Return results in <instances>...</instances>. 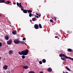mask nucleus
<instances>
[{"label": "nucleus", "instance_id": "nucleus-1", "mask_svg": "<svg viewBox=\"0 0 73 73\" xmlns=\"http://www.w3.org/2000/svg\"><path fill=\"white\" fill-rule=\"evenodd\" d=\"M29 51L28 49H26L25 50H23L21 52L19 51L18 52V53L20 55H23L22 56V58L23 59H24L25 58V56L27 55Z\"/></svg>", "mask_w": 73, "mask_h": 73}, {"label": "nucleus", "instance_id": "nucleus-2", "mask_svg": "<svg viewBox=\"0 0 73 73\" xmlns=\"http://www.w3.org/2000/svg\"><path fill=\"white\" fill-rule=\"evenodd\" d=\"M0 3H5V4H9V3H11V2L9 1H7V2H6V1L4 0H0Z\"/></svg>", "mask_w": 73, "mask_h": 73}, {"label": "nucleus", "instance_id": "nucleus-3", "mask_svg": "<svg viewBox=\"0 0 73 73\" xmlns=\"http://www.w3.org/2000/svg\"><path fill=\"white\" fill-rule=\"evenodd\" d=\"M59 56L60 57H65L67 59H68V58L69 57L66 56L64 54H59Z\"/></svg>", "mask_w": 73, "mask_h": 73}, {"label": "nucleus", "instance_id": "nucleus-4", "mask_svg": "<svg viewBox=\"0 0 73 73\" xmlns=\"http://www.w3.org/2000/svg\"><path fill=\"white\" fill-rule=\"evenodd\" d=\"M7 44L8 45H11L12 44V40H9L7 41Z\"/></svg>", "mask_w": 73, "mask_h": 73}, {"label": "nucleus", "instance_id": "nucleus-5", "mask_svg": "<svg viewBox=\"0 0 73 73\" xmlns=\"http://www.w3.org/2000/svg\"><path fill=\"white\" fill-rule=\"evenodd\" d=\"M20 40H15L14 41V42L15 44H19L20 43Z\"/></svg>", "mask_w": 73, "mask_h": 73}, {"label": "nucleus", "instance_id": "nucleus-6", "mask_svg": "<svg viewBox=\"0 0 73 73\" xmlns=\"http://www.w3.org/2000/svg\"><path fill=\"white\" fill-rule=\"evenodd\" d=\"M34 28L36 29H38V25L37 24H35L34 25Z\"/></svg>", "mask_w": 73, "mask_h": 73}, {"label": "nucleus", "instance_id": "nucleus-7", "mask_svg": "<svg viewBox=\"0 0 73 73\" xmlns=\"http://www.w3.org/2000/svg\"><path fill=\"white\" fill-rule=\"evenodd\" d=\"M8 67L6 65H4L3 67V69L4 70H7V69H8Z\"/></svg>", "mask_w": 73, "mask_h": 73}, {"label": "nucleus", "instance_id": "nucleus-8", "mask_svg": "<svg viewBox=\"0 0 73 73\" xmlns=\"http://www.w3.org/2000/svg\"><path fill=\"white\" fill-rule=\"evenodd\" d=\"M5 40H9V36L8 35H6L5 37Z\"/></svg>", "mask_w": 73, "mask_h": 73}, {"label": "nucleus", "instance_id": "nucleus-9", "mask_svg": "<svg viewBox=\"0 0 73 73\" xmlns=\"http://www.w3.org/2000/svg\"><path fill=\"white\" fill-rule=\"evenodd\" d=\"M12 33L13 35H16L17 33V31H14L12 32Z\"/></svg>", "mask_w": 73, "mask_h": 73}, {"label": "nucleus", "instance_id": "nucleus-10", "mask_svg": "<svg viewBox=\"0 0 73 73\" xmlns=\"http://www.w3.org/2000/svg\"><path fill=\"white\" fill-rule=\"evenodd\" d=\"M47 70H48V72H51L52 71V69L50 68H48Z\"/></svg>", "mask_w": 73, "mask_h": 73}, {"label": "nucleus", "instance_id": "nucleus-11", "mask_svg": "<svg viewBox=\"0 0 73 73\" xmlns=\"http://www.w3.org/2000/svg\"><path fill=\"white\" fill-rule=\"evenodd\" d=\"M27 11L28 12V13H30L32 12V11L31 10H27Z\"/></svg>", "mask_w": 73, "mask_h": 73}, {"label": "nucleus", "instance_id": "nucleus-12", "mask_svg": "<svg viewBox=\"0 0 73 73\" xmlns=\"http://www.w3.org/2000/svg\"><path fill=\"white\" fill-rule=\"evenodd\" d=\"M9 54H11L12 53H13V50H10L9 51Z\"/></svg>", "mask_w": 73, "mask_h": 73}, {"label": "nucleus", "instance_id": "nucleus-13", "mask_svg": "<svg viewBox=\"0 0 73 73\" xmlns=\"http://www.w3.org/2000/svg\"><path fill=\"white\" fill-rule=\"evenodd\" d=\"M67 50L69 52H72L73 51V50H72L70 48H68Z\"/></svg>", "mask_w": 73, "mask_h": 73}, {"label": "nucleus", "instance_id": "nucleus-14", "mask_svg": "<svg viewBox=\"0 0 73 73\" xmlns=\"http://www.w3.org/2000/svg\"><path fill=\"white\" fill-rule=\"evenodd\" d=\"M23 13H27L28 11H27V10L25 9L23 10Z\"/></svg>", "mask_w": 73, "mask_h": 73}, {"label": "nucleus", "instance_id": "nucleus-15", "mask_svg": "<svg viewBox=\"0 0 73 73\" xmlns=\"http://www.w3.org/2000/svg\"><path fill=\"white\" fill-rule=\"evenodd\" d=\"M23 68H24V69H27L28 68V66H23Z\"/></svg>", "mask_w": 73, "mask_h": 73}, {"label": "nucleus", "instance_id": "nucleus-16", "mask_svg": "<svg viewBox=\"0 0 73 73\" xmlns=\"http://www.w3.org/2000/svg\"><path fill=\"white\" fill-rule=\"evenodd\" d=\"M61 58L62 60H63L65 62H66V59L65 58L61 57Z\"/></svg>", "mask_w": 73, "mask_h": 73}, {"label": "nucleus", "instance_id": "nucleus-17", "mask_svg": "<svg viewBox=\"0 0 73 73\" xmlns=\"http://www.w3.org/2000/svg\"><path fill=\"white\" fill-rule=\"evenodd\" d=\"M20 43H21V44H25V42L24 41H22L20 42Z\"/></svg>", "mask_w": 73, "mask_h": 73}, {"label": "nucleus", "instance_id": "nucleus-18", "mask_svg": "<svg viewBox=\"0 0 73 73\" xmlns=\"http://www.w3.org/2000/svg\"><path fill=\"white\" fill-rule=\"evenodd\" d=\"M42 62L43 63H45L46 62V60L45 59H43L42 60Z\"/></svg>", "mask_w": 73, "mask_h": 73}, {"label": "nucleus", "instance_id": "nucleus-19", "mask_svg": "<svg viewBox=\"0 0 73 73\" xmlns=\"http://www.w3.org/2000/svg\"><path fill=\"white\" fill-rule=\"evenodd\" d=\"M66 69H67V70H68L69 71H71V70H70V69H69V68H68L66 66L65 67Z\"/></svg>", "mask_w": 73, "mask_h": 73}, {"label": "nucleus", "instance_id": "nucleus-20", "mask_svg": "<svg viewBox=\"0 0 73 73\" xmlns=\"http://www.w3.org/2000/svg\"><path fill=\"white\" fill-rule=\"evenodd\" d=\"M36 15H37V16H39V17H40L41 16V14H40L39 15L38 14L36 13Z\"/></svg>", "mask_w": 73, "mask_h": 73}, {"label": "nucleus", "instance_id": "nucleus-21", "mask_svg": "<svg viewBox=\"0 0 73 73\" xmlns=\"http://www.w3.org/2000/svg\"><path fill=\"white\" fill-rule=\"evenodd\" d=\"M38 26L40 28H42V26H41V24H39Z\"/></svg>", "mask_w": 73, "mask_h": 73}, {"label": "nucleus", "instance_id": "nucleus-22", "mask_svg": "<svg viewBox=\"0 0 73 73\" xmlns=\"http://www.w3.org/2000/svg\"><path fill=\"white\" fill-rule=\"evenodd\" d=\"M32 21H36V19H35V18H32Z\"/></svg>", "mask_w": 73, "mask_h": 73}, {"label": "nucleus", "instance_id": "nucleus-23", "mask_svg": "<svg viewBox=\"0 0 73 73\" xmlns=\"http://www.w3.org/2000/svg\"><path fill=\"white\" fill-rule=\"evenodd\" d=\"M32 13H29V17H32Z\"/></svg>", "mask_w": 73, "mask_h": 73}, {"label": "nucleus", "instance_id": "nucleus-24", "mask_svg": "<svg viewBox=\"0 0 73 73\" xmlns=\"http://www.w3.org/2000/svg\"><path fill=\"white\" fill-rule=\"evenodd\" d=\"M54 20H55L56 21V20H57V19H56V18L55 17H54L53 18Z\"/></svg>", "mask_w": 73, "mask_h": 73}, {"label": "nucleus", "instance_id": "nucleus-25", "mask_svg": "<svg viewBox=\"0 0 73 73\" xmlns=\"http://www.w3.org/2000/svg\"><path fill=\"white\" fill-rule=\"evenodd\" d=\"M39 64H42V61H39Z\"/></svg>", "mask_w": 73, "mask_h": 73}, {"label": "nucleus", "instance_id": "nucleus-26", "mask_svg": "<svg viewBox=\"0 0 73 73\" xmlns=\"http://www.w3.org/2000/svg\"><path fill=\"white\" fill-rule=\"evenodd\" d=\"M2 45H3V44H2V43H1V42H0V47L2 46Z\"/></svg>", "mask_w": 73, "mask_h": 73}, {"label": "nucleus", "instance_id": "nucleus-27", "mask_svg": "<svg viewBox=\"0 0 73 73\" xmlns=\"http://www.w3.org/2000/svg\"><path fill=\"white\" fill-rule=\"evenodd\" d=\"M17 5L18 7H19V3L18 2H17Z\"/></svg>", "mask_w": 73, "mask_h": 73}, {"label": "nucleus", "instance_id": "nucleus-28", "mask_svg": "<svg viewBox=\"0 0 73 73\" xmlns=\"http://www.w3.org/2000/svg\"><path fill=\"white\" fill-rule=\"evenodd\" d=\"M29 73H35V72H34V71H30Z\"/></svg>", "mask_w": 73, "mask_h": 73}, {"label": "nucleus", "instance_id": "nucleus-29", "mask_svg": "<svg viewBox=\"0 0 73 73\" xmlns=\"http://www.w3.org/2000/svg\"><path fill=\"white\" fill-rule=\"evenodd\" d=\"M50 22L51 23H53V21L52 19H50Z\"/></svg>", "mask_w": 73, "mask_h": 73}, {"label": "nucleus", "instance_id": "nucleus-30", "mask_svg": "<svg viewBox=\"0 0 73 73\" xmlns=\"http://www.w3.org/2000/svg\"><path fill=\"white\" fill-rule=\"evenodd\" d=\"M25 40H26V38L25 37L23 38V41H25Z\"/></svg>", "mask_w": 73, "mask_h": 73}, {"label": "nucleus", "instance_id": "nucleus-31", "mask_svg": "<svg viewBox=\"0 0 73 73\" xmlns=\"http://www.w3.org/2000/svg\"><path fill=\"white\" fill-rule=\"evenodd\" d=\"M21 3H19V7H21Z\"/></svg>", "mask_w": 73, "mask_h": 73}, {"label": "nucleus", "instance_id": "nucleus-32", "mask_svg": "<svg viewBox=\"0 0 73 73\" xmlns=\"http://www.w3.org/2000/svg\"><path fill=\"white\" fill-rule=\"evenodd\" d=\"M21 10L22 11H24V9H23V8H22L21 9Z\"/></svg>", "mask_w": 73, "mask_h": 73}, {"label": "nucleus", "instance_id": "nucleus-33", "mask_svg": "<svg viewBox=\"0 0 73 73\" xmlns=\"http://www.w3.org/2000/svg\"><path fill=\"white\" fill-rule=\"evenodd\" d=\"M55 38H58V36H55Z\"/></svg>", "mask_w": 73, "mask_h": 73}, {"label": "nucleus", "instance_id": "nucleus-34", "mask_svg": "<svg viewBox=\"0 0 73 73\" xmlns=\"http://www.w3.org/2000/svg\"><path fill=\"white\" fill-rule=\"evenodd\" d=\"M35 16V15L34 14H32V16Z\"/></svg>", "mask_w": 73, "mask_h": 73}, {"label": "nucleus", "instance_id": "nucleus-35", "mask_svg": "<svg viewBox=\"0 0 73 73\" xmlns=\"http://www.w3.org/2000/svg\"><path fill=\"white\" fill-rule=\"evenodd\" d=\"M11 72H12V73H13V70H12L11 71Z\"/></svg>", "mask_w": 73, "mask_h": 73}, {"label": "nucleus", "instance_id": "nucleus-36", "mask_svg": "<svg viewBox=\"0 0 73 73\" xmlns=\"http://www.w3.org/2000/svg\"><path fill=\"white\" fill-rule=\"evenodd\" d=\"M20 7H21V8H23V7H22V6H21Z\"/></svg>", "mask_w": 73, "mask_h": 73}, {"label": "nucleus", "instance_id": "nucleus-37", "mask_svg": "<svg viewBox=\"0 0 73 73\" xmlns=\"http://www.w3.org/2000/svg\"><path fill=\"white\" fill-rule=\"evenodd\" d=\"M36 17L37 18H39V17H38V16H36Z\"/></svg>", "mask_w": 73, "mask_h": 73}, {"label": "nucleus", "instance_id": "nucleus-38", "mask_svg": "<svg viewBox=\"0 0 73 73\" xmlns=\"http://www.w3.org/2000/svg\"><path fill=\"white\" fill-rule=\"evenodd\" d=\"M35 17H36L37 16L36 15H35Z\"/></svg>", "mask_w": 73, "mask_h": 73}, {"label": "nucleus", "instance_id": "nucleus-39", "mask_svg": "<svg viewBox=\"0 0 73 73\" xmlns=\"http://www.w3.org/2000/svg\"><path fill=\"white\" fill-rule=\"evenodd\" d=\"M1 16H2V15H0V17H1Z\"/></svg>", "mask_w": 73, "mask_h": 73}, {"label": "nucleus", "instance_id": "nucleus-40", "mask_svg": "<svg viewBox=\"0 0 73 73\" xmlns=\"http://www.w3.org/2000/svg\"><path fill=\"white\" fill-rule=\"evenodd\" d=\"M5 60V58H4L3 59V60Z\"/></svg>", "mask_w": 73, "mask_h": 73}, {"label": "nucleus", "instance_id": "nucleus-41", "mask_svg": "<svg viewBox=\"0 0 73 73\" xmlns=\"http://www.w3.org/2000/svg\"><path fill=\"white\" fill-rule=\"evenodd\" d=\"M39 73H43L42 72H39Z\"/></svg>", "mask_w": 73, "mask_h": 73}, {"label": "nucleus", "instance_id": "nucleus-42", "mask_svg": "<svg viewBox=\"0 0 73 73\" xmlns=\"http://www.w3.org/2000/svg\"><path fill=\"white\" fill-rule=\"evenodd\" d=\"M32 20H30V22H32Z\"/></svg>", "mask_w": 73, "mask_h": 73}, {"label": "nucleus", "instance_id": "nucleus-43", "mask_svg": "<svg viewBox=\"0 0 73 73\" xmlns=\"http://www.w3.org/2000/svg\"><path fill=\"white\" fill-rule=\"evenodd\" d=\"M14 4H16V3H14Z\"/></svg>", "mask_w": 73, "mask_h": 73}, {"label": "nucleus", "instance_id": "nucleus-44", "mask_svg": "<svg viewBox=\"0 0 73 73\" xmlns=\"http://www.w3.org/2000/svg\"><path fill=\"white\" fill-rule=\"evenodd\" d=\"M58 40H59V39H60V38H58Z\"/></svg>", "mask_w": 73, "mask_h": 73}, {"label": "nucleus", "instance_id": "nucleus-45", "mask_svg": "<svg viewBox=\"0 0 73 73\" xmlns=\"http://www.w3.org/2000/svg\"><path fill=\"white\" fill-rule=\"evenodd\" d=\"M1 58V57H0V59Z\"/></svg>", "mask_w": 73, "mask_h": 73}, {"label": "nucleus", "instance_id": "nucleus-46", "mask_svg": "<svg viewBox=\"0 0 73 73\" xmlns=\"http://www.w3.org/2000/svg\"><path fill=\"white\" fill-rule=\"evenodd\" d=\"M63 73H65V72H63Z\"/></svg>", "mask_w": 73, "mask_h": 73}, {"label": "nucleus", "instance_id": "nucleus-47", "mask_svg": "<svg viewBox=\"0 0 73 73\" xmlns=\"http://www.w3.org/2000/svg\"><path fill=\"white\" fill-rule=\"evenodd\" d=\"M33 13H35V12H33Z\"/></svg>", "mask_w": 73, "mask_h": 73}, {"label": "nucleus", "instance_id": "nucleus-48", "mask_svg": "<svg viewBox=\"0 0 73 73\" xmlns=\"http://www.w3.org/2000/svg\"><path fill=\"white\" fill-rule=\"evenodd\" d=\"M21 73H23V72H22Z\"/></svg>", "mask_w": 73, "mask_h": 73}]
</instances>
